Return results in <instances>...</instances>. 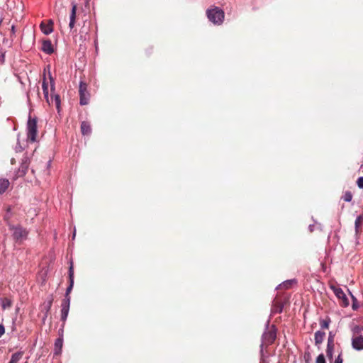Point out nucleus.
<instances>
[{"label":"nucleus","instance_id":"1","mask_svg":"<svg viewBox=\"0 0 363 363\" xmlns=\"http://www.w3.org/2000/svg\"><path fill=\"white\" fill-rule=\"evenodd\" d=\"M270 318L267 320L264 325V331L262 335L260 344V353L262 355L264 352V345L267 346L274 343L277 338V329L274 325H269Z\"/></svg>","mask_w":363,"mask_h":363},{"label":"nucleus","instance_id":"2","mask_svg":"<svg viewBox=\"0 0 363 363\" xmlns=\"http://www.w3.org/2000/svg\"><path fill=\"white\" fill-rule=\"evenodd\" d=\"M55 11L58 17L59 25L62 32L63 29H67V9L63 5L62 0H57L55 6Z\"/></svg>","mask_w":363,"mask_h":363},{"label":"nucleus","instance_id":"3","mask_svg":"<svg viewBox=\"0 0 363 363\" xmlns=\"http://www.w3.org/2000/svg\"><path fill=\"white\" fill-rule=\"evenodd\" d=\"M206 16L208 20L214 24L220 25L224 20V11L218 8L214 7L206 11Z\"/></svg>","mask_w":363,"mask_h":363},{"label":"nucleus","instance_id":"4","mask_svg":"<svg viewBox=\"0 0 363 363\" xmlns=\"http://www.w3.org/2000/svg\"><path fill=\"white\" fill-rule=\"evenodd\" d=\"M27 137L28 140L32 143L37 140L38 137V128H37V120L35 118H28L27 123Z\"/></svg>","mask_w":363,"mask_h":363},{"label":"nucleus","instance_id":"5","mask_svg":"<svg viewBox=\"0 0 363 363\" xmlns=\"http://www.w3.org/2000/svg\"><path fill=\"white\" fill-rule=\"evenodd\" d=\"M79 103L81 105H86L89 101V93L87 91V85L81 81L79 87Z\"/></svg>","mask_w":363,"mask_h":363},{"label":"nucleus","instance_id":"6","mask_svg":"<svg viewBox=\"0 0 363 363\" xmlns=\"http://www.w3.org/2000/svg\"><path fill=\"white\" fill-rule=\"evenodd\" d=\"M30 164V160L28 156H24L23 158L21 160V164L18 169L16 172V175L14 179H16L18 177H23L28 169Z\"/></svg>","mask_w":363,"mask_h":363},{"label":"nucleus","instance_id":"7","mask_svg":"<svg viewBox=\"0 0 363 363\" xmlns=\"http://www.w3.org/2000/svg\"><path fill=\"white\" fill-rule=\"evenodd\" d=\"M11 229L13 230V236L14 240L16 241H21L26 238L28 232L26 229L21 228V226H17L16 228L12 227Z\"/></svg>","mask_w":363,"mask_h":363},{"label":"nucleus","instance_id":"8","mask_svg":"<svg viewBox=\"0 0 363 363\" xmlns=\"http://www.w3.org/2000/svg\"><path fill=\"white\" fill-rule=\"evenodd\" d=\"M352 347L356 351L363 350V335L352 336L351 339Z\"/></svg>","mask_w":363,"mask_h":363},{"label":"nucleus","instance_id":"9","mask_svg":"<svg viewBox=\"0 0 363 363\" xmlns=\"http://www.w3.org/2000/svg\"><path fill=\"white\" fill-rule=\"evenodd\" d=\"M40 28L41 31L45 34L49 35L53 30V21L52 20H48L47 21H42Z\"/></svg>","mask_w":363,"mask_h":363},{"label":"nucleus","instance_id":"10","mask_svg":"<svg viewBox=\"0 0 363 363\" xmlns=\"http://www.w3.org/2000/svg\"><path fill=\"white\" fill-rule=\"evenodd\" d=\"M325 337V333L322 330H318L314 334V343L317 347H320V345L323 343L324 338Z\"/></svg>","mask_w":363,"mask_h":363},{"label":"nucleus","instance_id":"11","mask_svg":"<svg viewBox=\"0 0 363 363\" xmlns=\"http://www.w3.org/2000/svg\"><path fill=\"white\" fill-rule=\"evenodd\" d=\"M334 292L338 298H341L342 300L344 306H347L349 305V300L342 289H335Z\"/></svg>","mask_w":363,"mask_h":363},{"label":"nucleus","instance_id":"12","mask_svg":"<svg viewBox=\"0 0 363 363\" xmlns=\"http://www.w3.org/2000/svg\"><path fill=\"white\" fill-rule=\"evenodd\" d=\"M42 50L47 53L51 54L53 52V47L50 40H44L42 43Z\"/></svg>","mask_w":363,"mask_h":363},{"label":"nucleus","instance_id":"13","mask_svg":"<svg viewBox=\"0 0 363 363\" xmlns=\"http://www.w3.org/2000/svg\"><path fill=\"white\" fill-rule=\"evenodd\" d=\"M296 283H297V280L296 279H288V280L283 281L280 284H279L277 287V289H281V288L288 289L291 288L292 284H296Z\"/></svg>","mask_w":363,"mask_h":363},{"label":"nucleus","instance_id":"14","mask_svg":"<svg viewBox=\"0 0 363 363\" xmlns=\"http://www.w3.org/2000/svg\"><path fill=\"white\" fill-rule=\"evenodd\" d=\"M334 348H335V343L327 342L326 356L328 358L329 361H330V362L333 359Z\"/></svg>","mask_w":363,"mask_h":363},{"label":"nucleus","instance_id":"15","mask_svg":"<svg viewBox=\"0 0 363 363\" xmlns=\"http://www.w3.org/2000/svg\"><path fill=\"white\" fill-rule=\"evenodd\" d=\"M63 340L62 337H58L55 342V354L58 355L61 353Z\"/></svg>","mask_w":363,"mask_h":363},{"label":"nucleus","instance_id":"16","mask_svg":"<svg viewBox=\"0 0 363 363\" xmlns=\"http://www.w3.org/2000/svg\"><path fill=\"white\" fill-rule=\"evenodd\" d=\"M68 300L65 299L62 303V320L65 324L67 316L68 315Z\"/></svg>","mask_w":363,"mask_h":363},{"label":"nucleus","instance_id":"17","mask_svg":"<svg viewBox=\"0 0 363 363\" xmlns=\"http://www.w3.org/2000/svg\"><path fill=\"white\" fill-rule=\"evenodd\" d=\"M81 131L82 135H89L91 133L90 124L86 121H83L81 124Z\"/></svg>","mask_w":363,"mask_h":363},{"label":"nucleus","instance_id":"18","mask_svg":"<svg viewBox=\"0 0 363 363\" xmlns=\"http://www.w3.org/2000/svg\"><path fill=\"white\" fill-rule=\"evenodd\" d=\"M10 182L7 179H0V195L3 194L9 188Z\"/></svg>","mask_w":363,"mask_h":363},{"label":"nucleus","instance_id":"19","mask_svg":"<svg viewBox=\"0 0 363 363\" xmlns=\"http://www.w3.org/2000/svg\"><path fill=\"white\" fill-rule=\"evenodd\" d=\"M77 6L74 4L72 8L71 14L69 16V30L74 27L75 18H76Z\"/></svg>","mask_w":363,"mask_h":363},{"label":"nucleus","instance_id":"20","mask_svg":"<svg viewBox=\"0 0 363 363\" xmlns=\"http://www.w3.org/2000/svg\"><path fill=\"white\" fill-rule=\"evenodd\" d=\"M74 284V270L72 260L69 259V293L71 292Z\"/></svg>","mask_w":363,"mask_h":363},{"label":"nucleus","instance_id":"21","mask_svg":"<svg viewBox=\"0 0 363 363\" xmlns=\"http://www.w3.org/2000/svg\"><path fill=\"white\" fill-rule=\"evenodd\" d=\"M1 307L4 310L10 308L12 306L13 301L11 299L7 297H4L1 299Z\"/></svg>","mask_w":363,"mask_h":363},{"label":"nucleus","instance_id":"22","mask_svg":"<svg viewBox=\"0 0 363 363\" xmlns=\"http://www.w3.org/2000/svg\"><path fill=\"white\" fill-rule=\"evenodd\" d=\"M23 352H17L12 354L11 358L9 363H18V362L22 358Z\"/></svg>","mask_w":363,"mask_h":363},{"label":"nucleus","instance_id":"23","mask_svg":"<svg viewBox=\"0 0 363 363\" xmlns=\"http://www.w3.org/2000/svg\"><path fill=\"white\" fill-rule=\"evenodd\" d=\"M331 320L329 317H327L325 319L320 318L319 323L320 328L322 330L328 329L329 328Z\"/></svg>","mask_w":363,"mask_h":363},{"label":"nucleus","instance_id":"24","mask_svg":"<svg viewBox=\"0 0 363 363\" xmlns=\"http://www.w3.org/2000/svg\"><path fill=\"white\" fill-rule=\"evenodd\" d=\"M351 331L353 334L352 336L362 335L361 333L363 331V326L361 325H354L351 328Z\"/></svg>","mask_w":363,"mask_h":363},{"label":"nucleus","instance_id":"25","mask_svg":"<svg viewBox=\"0 0 363 363\" xmlns=\"http://www.w3.org/2000/svg\"><path fill=\"white\" fill-rule=\"evenodd\" d=\"M42 88H43V94H44V97H45L46 101L48 104H50V100H49V97H48V86L47 82H45V79H44V80L43 82Z\"/></svg>","mask_w":363,"mask_h":363},{"label":"nucleus","instance_id":"26","mask_svg":"<svg viewBox=\"0 0 363 363\" xmlns=\"http://www.w3.org/2000/svg\"><path fill=\"white\" fill-rule=\"evenodd\" d=\"M283 307L284 306L281 303L277 304V305H274L272 308V313L275 314V313H282Z\"/></svg>","mask_w":363,"mask_h":363},{"label":"nucleus","instance_id":"27","mask_svg":"<svg viewBox=\"0 0 363 363\" xmlns=\"http://www.w3.org/2000/svg\"><path fill=\"white\" fill-rule=\"evenodd\" d=\"M52 103L55 104V106L56 108L57 109L58 112L60 111V99L58 95H55L54 97L51 98Z\"/></svg>","mask_w":363,"mask_h":363},{"label":"nucleus","instance_id":"28","mask_svg":"<svg viewBox=\"0 0 363 363\" xmlns=\"http://www.w3.org/2000/svg\"><path fill=\"white\" fill-rule=\"evenodd\" d=\"M342 199L346 202H350L352 199V194L350 191H347L345 192Z\"/></svg>","mask_w":363,"mask_h":363},{"label":"nucleus","instance_id":"29","mask_svg":"<svg viewBox=\"0 0 363 363\" xmlns=\"http://www.w3.org/2000/svg\"><path fill=\"white\" fill-rule=\"evenodd\" d=\"M350 294H351V296H352V308L353 310L356 311L359 307L358 301L351 293H350Z\"/></svg>","mask_w":363,"mask_h":363},{"label":"nucleus","instance_id":"30","mask_svg":"<svg viewBox=\"0 0 363 363\" xmlns=\"http://www.w3.org/2000/svg\"><path fill=\"white\" fill-rule=\"evenodd\" d=\"M362 216H359L356 220H355V222H354V225H355V233H356V235L358 234V232H359V228L360 226V223H361V220H362Z\"/></svg>","mask_w":363,"mask_h":363},{"label":"nucleus","instance_id":"31","mask_svg":"<svg viewBox=\"0 0 363 363\" xmlns=\"http://www.w3.org/2000/svg\"><path fill=\"white\" fill-rule=\"evenodd\" d=\"M335 333L333 332V331H330L329 333H328V342H330V343H335Z\"/></svg>","mask_w":363,"mask_h":363},{"label":"nucleus","instance_id":"32","mask_svg":"<svg viewBox=\"0 0 363 363\" xmlns=\"http://www.w3.org/2000/svg\"><path fill=\"white\" fill-rule=\"evenodd\" d=\"M316 363H326L323 354H320L316 358Z\"/></svg>","mask_w":363,"mask_h":363},{"label":"nucleus","instance_id":"33","mask_svg":"<svg viewBox=\"0 0 363 363\" xmlns=\"http://www.w3.org/2000/svg\"><path fill=\"white\" fill-rule=\"evenodd\" d=\"M16 37V26L14 25L11 26V34L10 38L13 40Z\"/></svg>","mask_w":363,"mask_h":363},{"label":"nucleus","instance_id":"34","mask_svg":"<svg viewBox=\"0 0 363 363\" xmlns=\"http://www.w3.org/2000/svg\"><path fill=\"white\" fill-rule=\"evenodd\" d=\"M357 186L359 189H363V177H359L357 181Z\"/></svg>","mask_w":363,"mask_h":363},{"label":"nucleus","instance_id":"35","mask_svg":"<svg viewBox=\"0 0 363 363\" xmlns=\"http://www.w3.org/2000/svg\"><path fill=\"white\" fill-rule=\"evenodd\" d=\"M343 359L342 357V352H340L338 356L336 357L333 363H342Z\"/></svg>","mask_w":363,"mask_h":363},{"label":"nucleus","instance_id":"36","mask_svg":"<svg viewBox=\"0 0 363 363\" xmlns=\"http://www.w3.org/2000/svg\"><path fill=\"white\" fill-rule=\"evenodd\" d=\"M10 211H11V208H8L7 212H6V213L4 216V220H6V221H9V220L11 218V214Z\"/></svg>","mask_w":363,"mask_h":363},{"label":"nucleus","instance_id":"37","mask_svg":"<svg viewBox=\"0 0 363 363\" xmlns=\"http://www.w3.org/2000/svg\"><path fill=\"white\" fill-rule=\"evenodd\" d=\"M304 359H305L306 362H308L310 360V359H311V354H310V352H306L304 353Z\"/></svg>","mask_w":363,"mask_h":363},{"label":"nucleus","instance_id":"38","mask_svg":"<svg viewBox=\"0 0 363 363\" xmlns=\"http://www.w3.org/2000/svg\"><path fill=\"white\" fill-rule=\"evenodd\" d=\"M5 333V328L2 324H0V337Z\"/></svg>","mask_w":363,"mask_h":363},{"label":"nucleus","instance_id":"39","mask_svg":"<svg viewBox=\"0 0 363 363\" xmlns=\"http://www.w3.org/2000/svg\"><path fill=\"white\" fill-rule=\"evenodd\" d=\"M314 229H315V225L314 224L309 225L308 230H309L310 232H311V233L313 232Z\"/></svg>","mask_w":363,"mask_h":363},{"label":"nucleus","instance_id":"40","mask_svg":"<svg viewBox=\"0 0 363 363\" xmlns=\"http://www.w3.org/2000/svg\"><path fill=\"white\" fill-rule=\"evenodd\" d=\"M11 163L12 164H16V159H15V158H11Z\"/></svg>","mask_w":363,"mask_h":363},{"label":"nucleus","instance_id":"41","mask_svg":"<svg viewBox=\"0 0 363 363\" xmlns=\"http://www.w3.org/2000/svg\"><path fill=\"white\" fill-rule=\"evenodd\" d=\"M75 235H76V230H75V228H74V232H73V235H72V239H74Z\"/></svg>","mask_w":363,"mask_h":363},{"label":"nucleus","instance_id":"42","mask_svg":"<svg viewBox=\"0 0 363 363\" xmlns=\"http://www.w3.org/2000/svg\"><path fill=\"white\" fill-rule=\"evenodd\" d=\"M65 298H67L68 296V287L66 289V291H65Z\"/></svg>","mask_w":363,"mask_h":363}]
</instances>
